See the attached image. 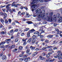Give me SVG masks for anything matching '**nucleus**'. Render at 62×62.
<instances>
[{
  "label": "nucleus",
  "mask_w": 62,
  "mask_h": 62,
  "mask_svg": "<svg viewBox=\"0 0 62 62\" xmlns=\"http://www.w3.org/2000/svg\"><path fill=\"white\" fill-rule=\"evenodd\" d=\"M28 58H27L25 59L24 60V61H25V62H27V61H28Z\"/></svg>",
  "instance_id": "27"
},
{
  "label": "nucleus",
  "mask_w": 62,
  "mask_h": 62,
  "mask_svg": "<svg viewBox=\"0 0 62 62\" xmlns=\"http://www.w3.org/2000/svg\"><path fill=\"white\" fill-rule=\"evenodd\" d=\"M47 23V22L46 21H43V24H46Z\"/></svg>",
  "instance_id": "39"
},
{
  "label": "nucleus",
  "mask_w": 62,
  "mask_h": 62,
  "mask_svg": "<svg viewBox=\"0 0 62 62\" xmlns=\"http://www.w3.org/2000/svg\"><path fill=\"white\" fill-rule=\"evenodd\" d=\"M44 40H45V39H42L41 40V41H43Z\"/></svg>",
  "instance_id": "58"
},
{
  "label": "nucleus",
  "mask_w": 62,
  "mask_h": 62,
  "mask_svg": "<svg viewBox=\"0 0 62 62\" xmlns=\"http://www.w3.org/2000/svg\"><path fill=\"white\" fill-rule=\"evenodd\" d=\"M52 46H47L46 47V48H52Z\"/></svg>",
  "instance_id": "28"
},
{
  "label": "nucleus",
  "mask_w": 62,
  "mask_h": 62,
  "mask_svg": "<svg viewBox=\"0 0 62 62\" xmlns=\"http://www.w3.org/2000/svg\"><path fill=\"white\" fill-rule=\"evenodd\" d=\"M36 30H35L34 29H32L31 30H30L29 31V32L27 33V35L28 37H30V33H33V32L35 31Z\"/></svg>",
  "instance_id": "3"
},
{
  "label": "nucleus",
  "mask_w": 62,
  "mask_h": 62,
  "mask_svg": "<svg viewBox=\"0 0 62 62\" xmlns=\"http://www.w3.org/2000/svg\"><path fill=\"white\" fill-rule=\"evenodd\" d=\"M15 45H12L11 46H10L9 47V49H12V48H14V47H15Z\"/></svg>",
  "instance_id": "6"
},
{
  "label": "nucleus",
  "mask_w": 62,
  "mask_h": 62,
  "mask_svg": "<svg viewBox=\"0 0 62 62\" xmlns=\"http://www.w3.org/2000/svg\"><path fill=\"white\" fill-rule=\"evenodd\" d=\"M20 8L21 9H23V6L21 7H20Z\"/></svg>",
  "instance_id": "63"
},
{
  "label": "nucleus",
  "mask_w": 62,
  "mask_h": 62,
  "mask_svg": "<svg viewBox=\"0 0 62 62\" xmlns=\"http://www.w3.org/2000/svg\"><path fill=\"white\" fill-rule=\"evenodd\" d=\"M19 56L20 57H22V56H23V55L22 54H20Z\"/></svg>",
  "instance_id": "60"
},
{
  "label": "nucleus",
  "mask_w": 62,
  "mask_h": 62,
  "mask_svg": "<svg viewBox=\"0 0 62 62\" xmlns=\"http://www.w3.org/2000/svg\"><path fill=\"white\" fill-rule=\"evenodd\" d=\"M3 54V53H2L1 54H0V56H2Z\"/></svg>",
  "instance_id": "57"
},
{
  "label": "nucleus",
  "mask_w": 62,
  "mask_h": 62,
  "mask_svg": "<svg viewBox=\"0 0 62 62\" xmlns=\"http://www.w3.org/2000/svg\"><path fill=\"white\" fill-rule=\"evenodd\" d=\"M31 23H32V22L31 21L29 22V24H31Z\"/></svg>",
  "instance_id": "50"
},
{
  "label": "nucleus",
  "mask_w": 62,
  "mask_h": 62,
  "mask_svg": "<svg viewBox=\"0 0 62 62\" xmlns=\"http://www.w3.org/2000/svg\"><path fill=\"white\" fill-rule=\"evenodd\" d=\"M53 12H51L50 14V15L51 17H48V20L49 21H51V22H52L53 21V19H52V16H53Z\"/></svg>",
  "instance_id": "5"
},
{
  "label": "nucleus",
  "mask_w": 62,
  "mask_h": 62,
  "mask_svg": "<svg viewBox=\"0 0 62 62\" xmlns=\"http://www.w3.org/2000/svg\"><path fill=\"white\" fill-rule=\"evenodd\" d=\"M47 49V47H44L42 48V50H45Z\"/></svg>",
  "instance_id": "26"
},
{
  "label": "nucleus",
  "mask_w": 62,
  "mask_h": 62,
  "mask_svg": "<svg viewBox=\"0 0 62 62\" xmlns=\"http://www.w3.org/2000/svg\"><path fill=\"white\" fill-rule=\"evenodd\" d=\"M2 10L4 11V12H6V9L4 8H3L2 9Z\"/></svg>",
  "instance_id": "37"
},
{
  "label": "nucleus",
  "mask_w": 62,
  "mask_h": 62,
  "mask_svg": "<svg viewBox=\"0 0 62 62\" xmlns=\"http://www.w3.org/2000/svg\"><path fill=\"white\" fill-rule=\"evenodd\" d=\"M60 60H62V58L61 57H59L58 58Z\"/></svg>",
  "instance_id": "36"
},
{
  "label": "nucleus",
  "mask_w": 62,
  "mask_h": 62,
  "mask_svg": "<svg viewBox=\"0 0 62 62\" xmlns=\"http://www.w3.org/2000/svg\"><path fill=\"white\" fill-rule=\"evenodd\" d=\"M21 14L22 15H24V14H25V13L24 12L22 13H21Z\"/></svg>",
  "instance_id": "61"
},
{
  "label": "nucleus",
  "mask_w": 62,
  "mask_h": 62,
  "mask_svg": "<svg viewBox=\"0 0 62 62\" xmlns=\"http://www.w3.org/2000/svg\"><path fill=\"white\" fill-rule=\"evenodd\" d=\"M43 38V35H41L40 36V38Z\"/></svg>",
  "instance_id": "64"
},
{
  "label": "nucleus",
  "mask_w": 62,
  "mask_h": 62,
  "mask_svg": "<svg viewBox=\"0 0 62 62\" xmlns=\"http://www.w3.org/2000/svg\"><path fill=\"white\" fill-rule=\"evenodd\" d=\"M0 21H1V23H4V21L3 19H0Z\"/></svg>",
  "instance_id": "19"
},
{
  "label": "nucleus",
  "mask_w": 62,
  "mask_h": 62,
  "mask_svg": "<svg viewBox=\"0 0 62 62\" xmlns=\"http://www.w3.org/2000/svg\"><path fill=\"white\" fill-rule=\"evenodd\" d=\"M29 28H26L24 30L25 31H28V30H29Z\"/></svg>",
  "instance_id": "24"
},
{
  "label": "nucleus",
  "mask_w": 62,
  "mask_h": 62,
  "mask_svg": "<svg viewBox=\"0 0 62 62\" xmlns=\"http://www.w3.org/2000/svg\"><path fill=\"white\" fill-rule=\"evenodd\" d=\"M29 52V49H28L27 51V53H28Z\"/></svg>",
  "instance_id": "54"
},
{
  "label": "nucleus",
  "mask_w": 62,
  "mask_h": 62,
  "mask_svg": "<svg viewBox=\"0 0 62 62\" xmlns=\"http://www.w3.org/2000/svg\"><path fill=\"white\" fill-rule=\"evenodd\" d=\"M62 33V31H58L57 33V34H58V35L59 34H61Z\"/></svg>",
  "instance_id": "16"
},
{
  "label": "nucleus",
  "mask_w": 62,
  "mask_h": 62,
  "mask_svg": "<svg viewBox=\"0 0 62 62\" xmlns=\"http://www.w3.org/2000/svg\"><path fill=\"white\" fill-rule=\"evenodd\" d=\"M12 10H13V12H16V11L14 9H13Z\"/></svg>",
  "instance_id": "42"
},
{
  "label": "nucleus",
  "mask_w": 62,
  "mask_h": 62,
  "mask_svg": "<svg viewBox=\"0 0 62 62\" xmlns=\"http://www.w3.org/2000/svg\"><path fill=\"white\" fill-rule=\"evenodd\" d=\"M5 32L4 31H2L1 32V34H5Z\"/></svg>",
  "instance_id": "41"
},
{
  "label": "nucleus",
  "mask_w": 62,
  "mask_h": 62,
  "mask_svg": "<svg viewBox=\"0 0 62 62\" xmlns=\"http://www.w3.org/2000/svg\"><path fill=\"white\" fill-rule=\"evenodd\" d=\"M25 49H29V47H28V46H26V47Z\"/></svg>",
  "instance_id": "53"
},
{
  "label": "nucleus",
  "mask_w": 62,
  "mask_h": 62,
  "mask_svg": "<svg viewBox=\"0 0 62 62\" xmlns=\"http://www.w3.org/2000/svg\"><path fill=\"white\" fill-rule=\"evenodd\" d=\"M2 59L3 60H4L6 59V56L4 55L3 56L2 58Z\"/></svg>",
  "instance_id": "12"
},
{
  "label": "nucleus",
  "mask_w": 62,
  "mask_h": 62,
  "mask_svg": "<svg viewBox=\"0 0 62 62\" xmlns=\"http://www.w3.org/2000/svg\"><path fill=\"white\" fill-rule=\"evenodd\" d=\"M4 16L5 17H8V15H7V14L5 13H4Z\"/></svg>",
  "instance_id": "18"
},
{
  "label": "nucleus",
  "mask_w": 62,
  "mask_h": 62,
  "mask_svg": "<svg viewBox=\"0 0 62 62\" xmlns=\"http://www.w3.org/2000/svg\"><path fill=\"white\" fill-rule=\"evenodd\" d=\"M13 30H12L10 31V32L11 33H12L13 32Z\"/></svg>",
  "instance_id": "47"
},
{
  "label": "nucleus",
  "mask_w": 62,
  "mask_h": 62,
  "mask_svg": "<svg viewBox=\"0 0 62 62\" xmlns=\"http://www.w3.org/2000/svg\"><path fill=\"white\" fill-rule=\"evenodd\" d=\"M9 9H8V8H7L6 11L7 12H8V11Z\"/></svg>",
  "instance_id": "46"
},
{
  "label": "nucleus",
  "mask_w": 62,
  "mask_h": 62,
  "mask_svg": "<svg viewBox=\"0 0 62 62\" xmlns=\"http://www.w3.org/2000/svg\"><path fill=\"white\" fill-rule=\"evenodd\" d=\"M8 21L9 23H11V20L10 19H9Z\"/></svg>",
  "instance_id": "38"
},
{
  "label": "nucleus",
  "mask_w": 62,
  "mask_h": 62,
  "mask_svg": "<svg viewBox=\"0 0 62 62\" xmlns=\"http://www.w3.org/2000/svg\"><path fill=\"white\" fill-rule=\"evenodd\" d=\"M26 44V42H25L23 44V45L25 46Z\"/></svg>",
  "instance_id": "43"
},
{
  "label": "nucleus",
  "mask_w": 62,
  "mask_h": 62,
  "mask_svg": "<svg viewBox=\"0 0 62 62\" xmlns=\"http://www.w3.org/2000/svg\"><path fill=\"white\" fill-rule=\"evenodd\" d=\"M50 56V55H49L48 54L47 55H46V56L47 57V58H48V57H49Z\"/></svg>",
  "instance_id": "33"
},
{
  "label": "nucleus",
  "mask_w": 62,
  "mask_h": 62,
  "mask_svg": "<svg viewBox=\"0 0 62 62\" xmlns=\"http://www.w3.org/2000/svg\"><path fill=\"white\" fill-rule=\"evenodd\" d=\"M38 33L39 32H36L34 33V34L36 35L37 34H38Z\"/></svg>",
  "instance_id": "35"
},
{
  "label": "nucleus",
  "mask_w": 62,
  "mask_h": 62,
  "mask_svg": "<svg viewBox=\"0 0 62 62\" xmlns=\"http://www.w3.org/2000/svg\"><path fill=\"white\" fill-rule=\"evenodd\" d=\"M10 4H8L6 6V8H8V9H9V6Z\"/></svg>",
  "instance_id": "13"
},
{
  "label": "nucleus",
  "mask_w": 62,
  "mask_h": 62,
  "mask_svg": "<svg viewBox=\"0 0 62 62\" xmlns=\"http://www.w3.org/2000/svg\"><path fill=\"white\" fill-rule=\"evenodd\" d=\"M54 26H56L57 25V24L56 23H54Z\"/></svg>",
  "instance_id": "51"
},
{
  "label": "nucleus",
  "mask_w": 62,
  "mask_h": 62,
  "mask_svg": "<svg viewBox=\"0 0 62 62\" xmlns=\"http://www.w3.org/2000/svg\"><path fill=\"white\" fill-rule=\"evenodd\" d=\"M10 40H11L10 39H8L6 40L5 41L6 42H9V41H10Z\"/></svg>",
  "instance_id": "15"
},
{
  "label": "nucleus",
  "mask_w": 62,
  "mask_h": 62,
  "mask_svg": "<svg viewBox=\"0 0 62 62\" xmlns=\"http://www.w3.org/2000/svg\"><path fill=\"white\" fill-rule=\"evenodd\" d=\"M60 15L59 14H57L56 15H54L53 16V19L54 20H55L56 19V17L57 18H59L60 17Z\"/></svg>",
  "instance_id": "4"
},
{
  "label": "nucleus",
  "mask_w": 62,
  "mask_h": 62,
  "mask_svg": "<svg viewBox=\"0 0 62 62\" xmlns=\"http://www.w3.org/2000/svg\"><path fill=\"white\" fill-rule=\"evenodd\" d=\"M15 2H13V4L12 5V6H14V5H15V4H14Z\"/></svg>",
  "instance_id": "52"
},
{
  "label": "nucleus",
  "mask_w": 62,
  "mask_h": 62,
  "mask_svg": "<svg viewBox=\"0 0 62 62\" xmlns=\"http://www.w3.org/2000/svg\"><path fill=\"white\" fill-rule=\"evenodd\" d=\"M19 48L20 50H22L23 49V47L20 46L19 47Z\"/></svg>",
  "instance_id": "29"
},
{
  "label": "nucleus",
  "mask_w": 62,
  "mask_h": 62,
  "mask_svg": "<svg viewBox=\"0 0 62 62\" xmlns=\"http://www.w3.org/2000/svg\"><path fill=\"white\" fill-rule=\"evenodd\" d=\"M40 59L41 60H43L44 59H45V58H44L43 57H42L41 56H40Z\"/></svg>",
  "instance_id": "10"
},
{
  "label": "nucleus",
  "mask_w": 62,
  "mask_h": 62,
  "mask_svg": "<svg viewBox=\"0 0 62 62\" xmlns=\"http://www.w3.org/2000/svg\"><path fill=\"white\" fill-rule=\"evenodd\" d=\"M18 31V29H16V30H15V31H14V32H17Z\"/></svg>",
  "instance_id": "32"
},
{
  "label": "nucleus",
  "mask_w": 62,
  "mask_h": 62,
  "mask_svg": "<svg viewBox=\"0 0 62 62\" xmlns=\"http://www.w3.org/2000/svg\"><path fill=\"white\" fill-rule=\"evenodd\" d=\"M21 35L22 36H23L24 35V34L23 33H22L21 34Z\"/></svg>",
  "instance_id": "56"
},
{
  "label": "nucleus",
  "mask_w": 62,
  "mask_h": 62,
  "mask_svg": "<svg viewBox=\"0 0 62 62\" xmlns=\"http://www.w3.org/2000/svg\"><path fill=\"white\" fill-rule=\"evenodd\" d=\"M36 35H34L32 36V38L33 39H36Z\"/></svg>",
  "instance_id": "20"
},
{
  "label": "nucleus",
  "mask_w": 62,
  "mask_h": 62,
  "mask_svg": "<svg viewBox=\"0 0 62 62\" xmlns=\"http://www.w3.org/2000/svg\"><path fill=\"white\" fill-rule=\"evenodd\" d=\"M5 46L4 45H2L1 46V48H4Z\"/></svg>",
  "instance_id": "45"
},
{
  "label": "nucleus",
  "mask_w": 62,
  "mask_h": 62,
  "mask_svg": "<svg viewBox=\"0 0 62 62\" xmlns=\"http://www.w3.org/2000/svg\"><path fill=\"white\" fill-rule=\"evenodd\" d=\"M45 42L46 43H48L49 42V41L48 40H46L45 41Z\"/></svg>",
  "instance_id": "62"
},
{
  "label": "nucleus",
  "mask_w": 62,
  "mask_h": 62,
  "mask_svg": "<svg viewBox=\"0 0 62 62\" xmlns=\"http://www.w3.org/2000/svg\"><path fill=\"white\" fill-rule=\"evenodd\" d=\"M19 40V38H17L15 40V41L16 42H17L18 41V40Z\"/></svg>",
  "instance_id": "21"
},
{
  "label": "nucleus",
  "mask_w": 62,
  "mask_h": 62,
  "mask_svg": "<svg viewBox=\"0 0 62 62\" xmlns=\"http://www.w3.org/2000/svg\"><path fill=\"white\" fill-rule=\"evenodd\" d=\"M53 37V35H48L47 36V37L48 38H52V37Z\"/></svg>",
  "instance_id": "7"
},
{
  "label": "nucleus",
  "mask_w": 62,
  "mask_h": 62,
  "mask_svg": "<svg viewBox=\"0 0 62 62\" xmlns=\"http://www.w3.org/2000/svg\"><path fill=\"white\" fill-rule=\"evenodd\" d=\"M41 10L40 9H38L36 11V12L38 13L37 15H38V18H41V19H44L45 16V10H42L41 12L40 11Z\"/></svg>",
  "instance_id": "1"
},
{
  "label": "nucleus",
  "mask_w": 62,
  "mask_h": 62,
  "mask_svg": "<svg viewBox=\"0 0 62 62\" xmlns=\"http://www.w3.org/2000/svg\"><path fill=\"white\" fill-rule=\"evenodd\" d=\"M30 48L31 49V50H34L35 49V47H33L32 46H30Z\"/></svg>",
  "instance_id": "11"
},
{
  "label": "nucleus",
  "mask_w": 62,
  "mask_h": 62,
  "mask_svg": "<svg viewBox=\"0 0 62 62\" xmlns=\"http://www.w3.org/2000/svg\"><path fill=\"white\" fill-rule=\"evenodd\" d=\"M3 27V25L2 24L0 25V28H1Z\"/></svg>",
  "instance_id": "48"
},
{
  "label": "nucleus",
  "mask_w": 62,
  "mask_h": 62,
  "mask_svg": "<svg viewBox=\"0 0 62 62\" xmlns=\"http://www.w3.org/2000/svg\"><path fill=\"white\" fill-rule=\"evenodd\" d=\"M36 41V39H33L32 41V44L35 43Z\"/></svg>",
  "instance_id": "9"
},
{
  "label": "nucleus",
  "mask_w": 62,
  "mask_h": 62,
  "mask_svg": "<svg viewBox=\"0 0 62 62\" xmlns=\"http://www.w3.org/2000/svg\"><path fill=\"white\" fill-rule=\"evenodd\" d=\"M57 57H59L60 56V55L59 54H58L57 55Z\"/></svg>",
  "instance_id": "59"
},
{
  "label": "nucleus",
  "mask_w": 62,
  "mask_h": 62,
  "mask_svg": "<svg viewBox=\"0 0 62 62\" xmlns=\"http://www.w3.org/2000/svg\"><path fill=\"white\" fill-rule=\"evenodd\" d=\"M37 34L38 35V36H39H39H40V35H41V34H40V33H39V32H38V33Z\"/></svg>",
  "instance_id": "31"
},
{
  "label": "nucleus",
  "mask_w": 62,
  "mask_h": 62,
  "mask_svg": "<svg viewBox=\"0 0 62 62\" xmlns=\"http://www.w3.org/2000/svg\"><path fill=\"white\" fill-rule=\"evenodd\" d=\"M6 7V5H4V6H0V8H4V7Z\"/></svg>",
  "instance_id": "34"
},
{
  "label": "nucleus",
  "mask_w": 62,
  "mask_h": 62,
  "mask_svg": "<svg viewBox=\"0 0 62 62\" xmlns=\"http://www.w3.org/2000/svg\"><path fill=\"white\" fill-rule=\"evenodd\" d=\"M38 53V52H36L35 53H34V54H33L32 55V56H34L36 54H37V53Z\"/></svg>",
  "instance_id": "17"
},
{
  "label": "nucleus",
  "mask_w": 62,
  "mask_h": 62,
  "mask_svg": "<svg viewBox=\"0 0 62 62\" xmlns=\"http://www.w3.org/2000/svg\"><path fill=\"white\" fill-rule=\"evenodd\" d=\"M14 6V7H16V8H17V4H15Z\"/></svg>",
  "instance_id": "44"
},
{
  "label": "nucleus",
  "mask_w": 62,
  "mask_h": 62,
  "mask_svg": "<svg viewBox=\"0 0 62 62\" xmlns=\"http://www.w3.org/2000/svg\"><path fill=\"white\" fill-rule=\"evenodd\" d=\"M55 30L56 31H57V32H58L59 31V30L58 29H55Z\"/></svg>",
  "instance_id": "55"
},
{
  "label": "nucleus",
  "mask_w": 62,
  "mask_h": 62,
  "mask_svg": "<svg viewBox=\"0 0 62 62\" xmlns=\"http://www.w3.org/2000/svg\"><path fill=\"white\" fill-rule=\"evenodd\" d=\"M32 41V38H30L28 40V42L30 43L31 42V41Z\"/></svg>",
  "instance_id": "14"
},
{
  "label": "nucleus",
  "mask_w": 62,
  "mask_h": 62,
  "mask_svg": "<svg viewBox=\"0 0 62 62\" xmlns=\"http://www.w3.org/2000/svg\"><path fill=\"white\" fill-rule=\"evenodd\" d=\"M20 61H23V58H20Z\"/></svg>",
  "instance_id": "49"
},
{
  "label": "nucleus",
  "mask_w": 62,
  "mask_h": 62,
  "mask_svg": "<svg viewBox=\"0 0 62 62\" xmlns=\"http://www.w3.org/2000/svg\"><path fill=\"white\" fill-rule=\"evenodd\" d=\"M39 1H40V2H43L44 1V0H33L32 2L31 3V5H32L31 8H32V11H34V9H36L37 8V5H32L35 4H37L38 3L37 2H39Z\"/></svg>",
  "instance_id": "2"
},
{
  "label": "nucleus",
  "mask_w": 62,
  "mask_h": 62,
  "mask_svg": "<svg viewBox=\"0 0 62 62\" xmlns=\"http://www.w3.org/2000/svg\"><path fill=\"white\" fill-rule=\"evenodd\" d=\"M26 57H27L26 56V55L24 56L23 57V58H24V59H25V58H26Z\"/></svg>",
  "instance_id": "40"
},
{
  "label": "nucleus",
  "mask_w": 62,
  "mask_h": 62,
  "mask_svg": "<svg viewBox=\"0 0 62 62\" xmlns=\"http://www.w3.org/2000/svg\"><path fill=\"white\" fill-rule=\"evenodd\" d=\"M5 42H3L1 43H0L2 45H3V44H5Z\"/></svg>",
  "instance_id": "22"
},
{
  "label": "nucleus",
  "mask_w": 62,
  "mask_h": 62,
  "mask_svg": "<svg viewBox=\"0 0 62 62\" xmlns=\"http://www.w3.org/2000/svg\"><path fill=\"white\" fill-rule=\"evenodd\" d=\"M62 21V17H60L59 19L58 20L59 22H61Z\"/></svg>",
  "instance_id": "8"
},
{
  "label": "nucleus",
  "mask_w": 62,
  "mask_h": 62,
  "mask_svg": "<svg viewBox=\"0 0 62 62\" xmlns=\"http://www.w3.org/2000/svg\"><path fill=\"white\" fill-rule=\"evenodd\" d=\"M5 22L6 23L8 24V22L7 20H5Z\"/></svg>",
  "instance_id": "25"
},
{
  "label": "nucleus",
  "mask_w": 62,
  "mask_h": 62,
  "mask_svg": "<svg viewBox=\"0 0 62 62\" xmlns=\"http://www.w3.org/2000/svg\"><path fill=\"white\" fill-rule=\"evenodd\" d=\"M17 50V48L15 49L14 50H13V52H16Z\"/></svg>",
  "instance_id": "23"
},
{
  "label": "nucleus",
  "mask_w": 62,
  "mask_h": 62,
  "mask_svg": "<svg viewBox=\"0 0 62 62\" xmlns=\"http://www.w3.org/2000/svg\"><path fill=\"white\" fill-rule=\"evenodd\" d=\"M43 30V29H42V28H40V29L39 30V31H42Z\"/></svg>",
  "instance_id": "30"
}]
</instances>
